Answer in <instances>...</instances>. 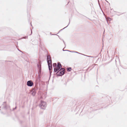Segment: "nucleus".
Returning <instances> with one entry per match:
<instances>
[{
	"mask_svg": "<svg viewBox=\"0 0 127 127\" xmlns=\"http://www.w3.org/2000/svg\"><path fill=\"white\" fill-rule=\"evenodd\" d=\"M37 67L38 69V77L36 79L35 82V86L34 87H38V83L40 81V75L41 72V65L40 62H39L37 64Z\"/></svg>",
	"mask_w": 127,
	"mask_h": 127,
	"instance_id": "obj_1",
	"label": "nucleus"
},
{
	"mask_svg": "<svg viewBox=\"0 0 127 127\" xmlns=\"http://www.w3.org/2000/svg\"><path fill=\"white\" fill-rule=\"evenodd\" d=\"M53 66L54 67V72H56L61 67L62 65L60 62H58L57 64L56 63H53Z\"/></svg>",
	"mask_w": 127,
	"mask_h": 127,
	"instance_id": "obj_2",
	"label": "nucleus"
},
{
	"mask_svg": "<svg viewBox=\"0 0 127 127\" xmlns=\"http://www.w3.org/2000/svg\"><path fill=\"white\" fill-rule=\"evenodd\" d=\"M65 69L64 68L61 67L56 72V74L58 76H61L63 75L65 73Z\"/></svg>",
	"mask_w": 127,
	"mask_h": 127,
	"instance_id": "obj_3",
	"label": "nucleus"
},
{
	"mask_svg": "<svg viewBox=\"0 0 127 127\" xmlns=\"http://www.w3.org/2000/svg\"><path fill=\"white\" fill-rule=\"evenodd\" d=\"M39 106L41 109H44L47 107V104L46 102L43 101H41L39 103Z\"/></svg>",
	"mask_w": 127,
	"mask_h": 127,
	"instance_id": "obj_4",
	"label": "nucleus"
},
{
	"mask_svg": "<svg viewBox=\"0 0 127 127\" xmlns=\"http://www.w3.org/2000/svg\"><path fill=\"white\" fill-rule=\"evenodd\" d=\"M51 62L50 61H49L48 62V67L49 69V70L50 71V75H51V71H52V65H51Z\"/></svg>",
	"mask_w": 127,
	"mask_h": 127,
	"instance_id": "obj_5",
	"label": "nucleus"
},
{
	"mask_svg": "<svg viewBox=\"0 0 127 127\" xmlns=\"http://www.w3.org/2000/svg\"><path fill=\"white\" fill-rule=\"evenodd\" d=\"M33 83L31 80L28 81L27 82V85L30 87L32 86L33 85Z\"/></svg>",
	"mask_w": 127,
	"mask_h": 127,
	"instance_id": "obj_6",
	"label": "nucleus"
},
{
	"mask_svg": "<svg viewBox=\"0 0 127 127\" xmlns=\"http://www.w3.org/2000/svg\"><path fill=\"white\" fill-rule=\"evenodd\" d=\"M31 93L34 96L36 94V90L34 88L32 89V90L31 92Z\"/></svg>",
	"mask_w": 127,
	"mask_h": 127,
	"instance_id": "obj_7",
	"label": "nucleus"
},
{
	"mask_svg": "<svg viewBox=\"0 0 127 127\" xmlns=\"http://www.w3.org/2000/svg\"><path fill=\"white\" fill-rule=\"evenodd\" d=\"M50 61L51 62V63L52 61L51 58V57L50 56H47V62L48 63V61Z\"/></svg>",
	"mask_w": 127,
	"mask_h": 127,
	"instance_id": "obj_8",
	"label": "nucleus"
},
{
	"mask_svg": "<svg viewBox=\"0 0 127 127\" xmlns=\"http://www.w3.org/2000/svg\"><path fill=\"white\" fill-rule=\"evenodd\" d=\"M110 78V77L109 75H108V77H106L105 78V80L107 81H108Z\"/></svg>",
	"mask_w": 127,
	"mask_h": 127,
	"instance_id": "obj_9",
	"label": "nucleus"
},
{
	"mask_svg": "<svg viewBox=\"0 0 127 127\" xmlns=\"http://www.w3.org/2000/svg\"><path fill=\"white\" fill-rule=\"evenodd\" d=\"M72 70V68L71 67H68L67 68V70L68 72H70Z\"/></svg>",
	"mask_w": 127,
	"mask_h": 127,
	"instance_id": "obj_10",
	"label": "nucleus"
},
{
	"mask_svg": "<svg viewBox=\"0 0 127 127\" xmlns=\"http://www.w3.org/2000/svg\"><path fill=\"white\" fill-rule=\"evenodd\" d=\"M69 24H68V25H67V26H66V27H64V28L63 29H62L61 30H60L59 32H59H60L61 31H62V30H63L65 28H66V27H68V25L69 24V23H70V19H69Z\"/></svg>",
	"mask_w": 127,
	"mask_h": 127,
	"instance_id": "obj_11",
	"label": "nucleus"
},
{
	"mask_svg": "<svg viewBox=\"0 0 127 127\" xmlns=\"http://www.w3.org/2000/svg\"><path fill=\"white\" fill-rule=\"evenodd\" d=\"M41 84L42 85V86H40V87H43L44 86V82H40L39 84V85H41Z\"/></svg>",
	"mask_w": 127,
	"mask_h": 127,
	"instance_id": "obj_12",
	"label": "nucleus"
},
{
	"mask_svg": "<svg viewBox=\"0 0 127 127\" xmlns=\"http://www.w3.org/2000/svg\"><path fill=\"white\" fill-rule=\"evenodd\" d=\"M74 53H78V54H81V55H83V54L81 53H79L78 52H77L74 51Z\"/></svg>",
	"mask_w": 127,
	"mask_h": 127,
	"instance_id": "obj_13",
	"label": "nucleus"
},
{
	"mask_svg": "<svg viewBox=\"0 0 127 127\" xmlns=\"http://www.w3.org/2000/svg\"><path fill=\"white\" fill-rule=\"evenodd\" d=\"M83 55H84V56H87V57H93L91 56H87V55H84V54H83Z\"/></svg>",
	"mask_w": 127,
	"mask_h": 127,
	"instance_id": "obj_14",
	"label": "nucleus"
},
{
	"mask_svg": "<svg viewBox=\"0 0 127 127\" xmlns=\"http://www.w3.org/2000/svg\"><path fill=\"white\" fill-rule=\"evenodd\" d=\"M23 38H25V39L27 38H28V36H24V37Z\"/></svg>",
	"mask_w": 127,
	"mask_h": 127,
	"instance_id": "obj_15",
	"label": "nucleus"
},
{
	"mask_svg": "<svg viewBox=\"0 0 127 127\" xmlns=\"http://www.w3.org/2000/svg\"><path fill=\"white\" fill-rule=\"evenodd\" d=\"M31 34L30 35H31L32 33V30L31 29Z\"/></svg>",
	"mask_w": 127,
	"mask_h": 127,
	"instance_id": "obj_16",
	"label": "nucleus"
},
{
	"mask_svg": "<svg viewBox=\"0 0 127 127\" xmlns=\"http://www.w3.org/2000/svg\"><path fill=\"white\" fill-rule=\"evenodd\" d=\"M63 41L64 43V45H65V46H66V44H65V42L63 40Z\"/></svg>",
	"mask_w": 127,
	"mask_h": 127,
	"instance_id": "obj_17",
	"label": "nucleus"
},
{
	"mask_svg": "<svg viewBox=\"0 0 127 127\" xmlns=\"http://www.w3.org/2000/svg\"><path fill=\"white\" fill-rule=\"evenodd\" d=\"M63 51H67V50H64V49H63Z\"/></svg>",
	"mask_w": 127,
	"mask_h": 127,
	"instance_id": "obj_18",
	"label": "nucleus"
},
{
	"mask_svg": "<svg viewBox=\"0 0 127 127\" xmlns=\"http://www.w3.org/2000/svg\"><path fill=\"white\" fill-rule=\"evenodd\" d=\"M108 20L109 21H110L111 20V18H109Z\"/></svg>",
	"mask_w": 127,
	"mask_h": 127,
	"instance_id": "obj_19",
	"label": "nucleus"
},
{
	"mask_svg": "<svg viewBox=\"0 0 127 127\" xmlns=\"http://www.w3.org/2000/svg\"><path fill=\"white\" fill-rule=\"evenodd\" d=\"M74 51H71V52H74Z\"/></svg>",
	"mask_w": 127,
	"mask_h": 127,
	"instance_id": "obj_20",
	"label": "nucleus"
},
{
	"mask_svg": "<svg viewBox=\"0 0 127 127\" xmlns=\"http://www.w3.org/2000/svg\"><path fill=\"white\" fill-rule=\"evenodd\" d=\"M18 49V50L19 51L21 52V51L19 49Z\"/></svg>",
	"mask_w": 127,
	"mask_h": 127,
	"instance_id": "obj_21",
	"label": "nucleus"
},
{
	"mask_svg": "<svg viewBox=\"0 0 127 127\" xmlns=\"http://www.w3.org/2000/svg\"><path fill=\"white\" fill-rule=\"evenodd\" d=\"M67 51H68L69 52H71V51H70V50H67Z\"/></svg>",
	"mask_w": 127,
	"mask_h": 127,
	"instance_id": "obj_22",
	"label": "nucleus"
},
{
	"mask_svg": "<svg viewBox=\"0 0 127 127\" xmlns=\"http://www.w3.org/2000/svg\"><path fill=\"white\" fill-rule=\"evenodd\" d=\"M67 51H68L69 52H71V51H70V50H67Z\"/></svg>",
	"mask_w": 127,
	"mask_h": 127,
	"instance_id": "obj_23",
	"label": "nucleus"
},
{
	"mask_svg": "<svg viewBox=\"0 0 127 127\" xmlns=\"http://www.w3.org/2000/svg\"><path fill=\"white\" fill-rule=\"evenodd\" d=\"M50 34L51 35H54V34H51V32L50 33Z\"/></svg>",
	"mask_w": 127,
	"mask_h": 127,
	"instance_id": "obj_24",
	"label": "nucleus"
},
{
	"mask_svg": "<svg viewBox=\"0 0 127 127\" xmlns=\"http://www.w3.org/2000/svg\"><path fill=\"white\" fill-rule=\"evenodd\" d=\"M117 15H119V14H117Z\"/></svg>",
	"mask_w": 127,
	"mask_h": 127,
	"instance_id": "obj_25",
	"label": "nucleus"
},
{
	"mask_svg": "<svg viewBox=\"0 0 127 127\" xmlns=\"http://www.w3.org/2000/svg\"><path fill=\"white\" fill-rule=\"evenodd\" d=\"M107 22L108 23V21L107 20Z\"/></svg>",
	"mask_w": 127,
	"mask_h": 127,
	"instance_id": "obj_26",
	"label": "nucleus"
}]
</instances>
